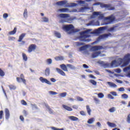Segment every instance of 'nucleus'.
Wrapping results in <instances>:
<instances>
[{
    "instance_id": "64",
    "label": "nucleus",
    "mask_w": 130,
    "mask_h": 130,
    "mask_svg": "<svg viewBox=\"0 0 130 130\" xmlns=\"http://www.w3.org/2000/svg\"><path fill=\"white\" fill-rule=\"evenodd\" d=\"M14 40H15V38L13 37H10L9 38V41H14Z\"/></svg>"
},
{
    "instance_id": "50",
    "label": "nucleus",
    "mask_w": 130,
    "mask_h": 130,
    "mask_svg": "<svg viewBox=\"0 0 130 130\" xmlns=\"http://www.w3.org/2000/svg\"><path fill=\"white\" fill-rule=\"evenodd\" d=\"M109 111H110V113H113L115 112V108L114 107H113V108H110L109 110Z\"/></svg>"
},
{
    "instance_id": "61",
    "label": "nucleus",
    "mask_w": 130,
    "mask_h": 130,
    "mask_svg": "<svg viewBox=\"0 0 130 130\" xmlns=\"http://www.w3.org/2000/svg\"><path fill=\"white\" fill-rule=\"evenodd\" d=\"M8 17H9V14H8L7 13H5V14H3V18H7Z\"/></svg>"
},
{
    "instance_id": "49",
    "label": "nucleus",
    "mask_w": 130,
    "mask_h": 130,
    "mask_svg": "<svg viewBox=\"0 0 130 130\" xmlns=\"http://www.w3.org/2000/svg\"><path fill=\"white\" fill-rule=\"evenodd\" d=\"M110 94H111L112 95L115 96H117V93H116V91H111L110 92Z\"/></svg>"
},
{
    "instance_id": "14",
    "label": "nucleus",
    "mask_w": 130,
    "mask_h": 130,
    "mask_svg": "<svg viewBox=\"0 0 130 130\" xmlns=\"http://www.w3.org/2000/svg\"><path fill=\"white\" fill-rule=\"evenodd\" d=\"M58 12L61 13H69L70 12L69 9L68 8H61L58 9Z\"/></svg>"
},
{
    "instance_id": "21",
    "label": "nucleus",
    "mask_w": 130,
    "mask_h": 130,
    "mask_svg": "<svg viewBox=\"0 0 130 130\" xmlns=\"http://www.w3.org/2000/svg\"><path fill=\"white\" fill-rule=\"evenodd\" d=\"M60 67H61V70H62L64 72H68V69H67V67H66V64H62L60 65Z\"/></svg>"
},
{
    "instance_id": "3",
    "label": "nucleus",
    "mask_w": 130,
    "mask_h": 130,
    "mask_svg": "<svg viewBox=\"0 0 130 130\" xmlns=\"http://www.w3.org/2000/svg\"><path fill=\"white\" fill-rule=\"evenodd\" d=\"M89 32H90V29H87L85 31H83L81 32V36L79 37V39H80V41L81 42H89L91 41V39H87L88 38L90 37V36L89 35H85V34H88Z\"/></svg>"
},
{
    "instance_id": "13",
    "label": "nucleus",
    "mask_w": 130,
    "mask_h": 130,
    "mask_svg": "<svg viewBox=\"0 0 130 130\" xmlns=\"http://www.w3.org/2000/svg\"><path fill=\"white\" fill-rule=\"evenodd\" d=\"M10 118V112L8 109H5V119L7 120Z\"/></svg>"
},
{
    "instance_id": "53",
    "label": "nucleus",
    "mask_w": 130,
    "mask_h": 130,
    "mask_svg": "<svg viewBox=\"0 0 130 130\" xmlns=\"http://www.w3.org/2000/svg\"><path fill=\"white\" fill-rule=\"evenodd\" d=\"M47 63L48 64H50L52 63V59H47Z\"/></svg>"
},
{
    "instance_id": "55",
    "label": "nucleus",
    "mask_w": 130,
    "mask_h": 130,
    "mask_svg": "<svg viewBox=\"0 0 130 130\" xmlns=\"http://www.w3.org/2000/svg\"><path fill=\"white\" fill-rule=\"evenodd\" d=\"M77 101H80V102L83 101V98H82L81 97H80V96H77Z\"/></svg>"
},
{
    "instance_id": "36",
    "label": "nucleus",
    "mask_w": 130,
    "mask_h": 130,
    "mask_svg": "<svg viewBox=\"0 0 130 130\" xmlns=\"http://www.w3.org/2000/svg\"><path fill=\"white\" fill-rule=\"evenodd\" d=\"M22 58L23 59V60L25 61H26L27 60V57L25 53H22Z\"/></svg>"
},
{
    "instance_id": "45",
    "label": "nucleus",
    "mask_w": 130,
    "mask_h": 130,
    "mask_svg": "<svg viewBox=\"0 0 130 130\" xmlns=\"http://www.w3.org/2000/svg\"><path fill=\"white\" fill-rule=\"evenodd\" d=\"M49 93H50L51 95H57L58 94V93L56 92V91H49Z\"/></svg>"
},
{
    "instance_id": "58",
    "label": "nucleus",
    "mask_w": 130,
    "mask_h": 130,
    "mask_svg": "<svg viewBox=\"0 0 130 130\" xmlns=\"http://www.w3.org/2000/svg\"><path fill=\"white\" fill-rule=\"evenodd\" d=\"M115 72H116L117 73L119 74L121 73V70L120 69L118 68V69L115 70Z\"/></svg>"
},
{
    "instance_id": "47",
    "label": "nucleus",
    "mask_w": 130,
    "mask_h": 130,
    "mask_svg": "<svg viewBox=\"0 0 130 130\" xmlns=\"http://www.w3.org/2000/svg\"><path fill=\"white\" fill-rule=\"evenodd\" d=\"M21 104H22L23 106H26L27 105V103L26 101L24 100L21 101Z\"/></svg>"
},
{
    "instance_id": "38",
    "label": "nucleus",
    "mask_w": 130,
    "mask_h": 130,
    "mask_svg": "<svg viewBox=\"0 0 130 130\" xmlns=\"http://www.w3.org/2000/svg\"><path fill=\"white\" fill-rule=\"evenodd\" d=\"M28 12L27 11V9H25V10H24L23 12V17L25 18H26L27 17Z\"/></svg>"
},
{
    "instance_id": "17",
    "label": "nucleus",
    "mask_w": 130,
    "mask_h": 130,
    "mask_svg": "<svg viewBox=\"0 0 130 130\" xmlns=\"http://www.w3.org/2000/svg\"><path fill=\"white\" fill-rule=\"evenodd\" d=\"M63 108L65 110L71 112L73 111V109L71 107H69L66 105H62Z\"/></svg>"
},
{
    "instance_id": "40",
    "label": "nucleus",
    "mask_w": 130,
    "mask_h": 130,
    "mask_svg": "<svg viewBox=\"0 0 130 130\" xmlns=\"http://www.w3.org/2000/svg\"><path fill=\"white\" fill-rule=\"evenodd\" d=\"M9 87L10 89L11 90H15L16 89V86L13 85H10L9 86Z\"/></svg>"
},
{
    "instance_id": "22",
    "label": "nucleus",
    "mask_w": 130,
    "mask_h": 130,
    "mask_svg": "<svg viewBox=\"0 0 130 130\" xmlns=\"http://www.w3.org/2000/svg\"><path fill=\"white\" fill-rule=\"evenodd\" d=\"M107 83L108 84L109 86H110L111 87L116 88L117 87V85H116L115 84L113 83V82H107Z\"/></svg>"
},
{
    "instance_id": "5",
    "label": "nucleus",
    "mask_w": 130,
    "mask_h": 130,
    "mask_svg": "<svg viewBox=\"0 0 130 130\" xmlns=\"http://www.w3.org/2000/svg\"><path fill=\"white\" fill-rule=\"evenodd\" d=\"M115 19V17L113 15H110V16L106 17L104 18V20H109L107 23H105V25H108L114 22Z\"/></svg>"
},
{
    "instance_id": "39",
    "label": "nucleus",
    "mask_w": 130,
    "mask_h": 130,
    "mask_svg": "<svg viewBox=\"0 0 130 130\" xmlns=\"http://www.w3.org/2000/svg\"><path fill=\"white\" fill-rule=\"evenodd\" d=\"M67 95V92H63L59 94V96L61 98H65L66 95Z\"/></svg>"
},
{
    "instance_id": "46",
    "label": "nucleus",
    "mask_w": 130,
    "mask_h": 130,
    "mask_svg": "<svg viewBox=\"0 0 130 130\" xmlns=\"http://www.w3.org/2000/svg\"><path fill=\"white\" fill-rule=\"evenodd\" d=\"M4 115V112L3 110L0 111V120L3 119V117Z\"/></svg>"
},
{
    "instance_id": "15",
    "label": "nucleus",
    "mask_w": 130,
    "mask_h": 130,
    "mask_svg": "<svg viewBox=\"0 0 130 130\" xmlns=\"http://www.w3.org/2000/svg\"><path fill=\"white\" fill-rule=\"evenodd\" d=\"M101 54V51H98L96 52H93L91 54V57L92 58H95L99 56Z\"/></svg>"
},
{
    "instance_id": "12",
    "label": "nucleus",
    "mask_w": 130,
    "mask_h": 130,
    "mask_svg": "<svg viewBox=\"0 0 130 130\" xmlns=\"http://www.w3.org/2000/svg\"><path fill=\"white\" fill-rule=\"evenodd\" d=\"M104 29H105V27H101L99 28L98 29L94 31L91 32L90 34H99L100 31H103L104 30Z\"/></svg>"
},
{
    "instance_id": "37",
    "label": "nucleus",
    "mask_w": 130,
    "mask_h": 130,
    "mask_svg": "<svg viewBox=\"0 0 130 130\" xmlns=\"http://www.w3.org/2000/svg\"><path fill=\"white\" fill-rule=\"evenodd\" d=\"M94 118H91L88 119L87 122L88 124H91L94 122Z\"/></svg>"
},
{
    "instance_id": "6",
    "label": "nucleus",
    "mask_w": 130,
    "mask_h": 130,
    "mask_svg": "<svg viewBox=\"0 0 130 130\" xmlns=\"http://www.w3.org/2000/svg\"><path fill=\"white\" fill-rule=\"evenodd\" d=\"M100 6H101V8H105L106 9L109 11H113L115 10V8L111 7V5L104 4L101 3L100 4Z\"/></svg>"
},
{
    "instance_id": "10",
    "label": "nucleus",
    "mask_w": 130,
    "mask_h": 130,
    "mask_svg": "<svg viewBox=\"0 0 130 130\" xmlns=\"http://www.w3.org/2000/svg\"><path fill=\"white\" fill-rule=\"evenodd\" d=\"M39 80L40 81H41V82H42V83H46L48 85H51V83L50 81H49L47 79H46L43 77H40Z\"/></svg>"
},
{
    "instance_id": "42",
    "label": "nucleus",
    "mask_w": 130,
    "mask_h": 130,
    "mask_svg": "<svg viewBox=\"0 0 130 130\" xmlns=\"http://www.w3.org/2000/svg\"><path fill=\"white\" fill-rule=\"evenodd\" d=\"M42 20H43V22H49V19L47 17H43Z\"/></svg>"
},
{
    "instance_id": "23",
    "label": "nucleus",
    "mask_w": 130,
    "mask_h": 130,
    "mask_svg": "<svg viewBox=\"0 0 130 130\" xmlns=\"http://www.w3.org/2000/svg\"><path fill=\"white\" fill-rule=\"evenodd\" d=\"M107 124H108L109 126L111 127L112 128H114L116 127V124L112 122H107Z\"/></svg>"
},
{
    "instance_id": "29",
    "label": "nucleus",
    "mask_w": 130,
    "mask_h": 130,
    "mask_svg": "<svg viewBox=\"0 0 130 130\" xmlns=\"http://www.w3.org/2000/svg\"><path fill=\"white\" fill-rule=\"evenodd\" d=\"M17 32V28H14V30H13V31H11L9 32V35H14V34H16V32Z\"/></svg>"
},
{
    "instance_id": "31",
    "label": "nucleus",
    "mask_w": 130,
    "mask_h": 130,
    "mask_svg": "<svg viewBox=\"0 0 130 130\" xmlns=\"http://www.w3.org/2000/svg\"><path fill=\"white\" fill-rule=\"evenodd\" d=\"M33 51V44L30 45L29 47L28 48V52L30 53Z\"/></svg>"
},
{
    "instance_id": "62",
    "label": "nucleus",
    "mask_w": 130,
    "mask_h": 130,
    "mask_svg": "<svg viewBox=\"0 0 130 130\" xmlns=\"http://www.w3.org/2000/svg\"><path fill=\"white\" fill-rule=\"evenodd\" d=\"M118 90L119 92H123L124 91V89L123 87H120Z\"/></svg>"
},
{
    "instance_id": "28",
    "label": "nucleus",
    "mask_w": 130,
    "mask_h": 130,
    "mask_svg": "<svg viewBox=\"0 0 130 130\" xmlns=\"http://www.w3.org/2000/svg\"><path fill=\"white\" fill-rule=\"evenodd\" d=\"M67 66L71 70H75L76 69V67L71 64H67Z\"/></svg>"
},
{
    "instance_id": "25",
    "label": "nucleus",
    "mask_w": 130,
    "mask_h": 130,
    "mask_svg": "<svg viewBox=\"0 0 130 130\" xmlns=\"http://www.w3.org/2000/svg\"><path fill=\"white\" fill-rule=\"evenodd\" d=\"M56 61H61L64 60V57L62 56H57L55 57Z\"/></svg>"
},
{
    "instance_id": "20",
    "label": "nucleus",
    "mask_w": 130,
    "mask_h": 130,
    "mask_svg": "<svg viewBox=\"0 0 130 130\" xmlns=\"http://www.w3.org/2000/svg\"><path fill=\"white\" fill-rule=\"evenodd\" d=\"M102 66L103 67H104V69L111 68V66H110L109 63H103Z\"/></svg>"
},
{
    "instance_id": "54",
    "label": "nucleus",
    "mask_w": 130,
    "mask_h": 130,
    "mask_svg": "<svg viewBox=\"0 0 130 130\" xmlns=\"http://www.w3.org/2000/svg\"><path fill=\"white\" fill-rule=\"evenodd\" d=\"M130 70V65L128 67L124 68V72H127L128 70Z\"/></svg>"
},
{
    "instance_id": "43",
    "label": "nucleus",
    "mask_w": 130,
    "mask_h": 130,
    "mask_svg": "<svg viewBox=\"0 0 130 130\" xmlns=\"http://www.w3.org/2000/svg\"><path fill=\"white\" fill-rule=\"evenodd\" d=\"M98 96H99V98L100 99H103L104 96V95L103 93H100L98 94Z\"/></svg>"
},
{
    "instance_id": "8",
    "label": "nucleus",
    "mask_w": 130,
    "mask_h": 130,
    "mask_svg": "<svg viewBox=\"0 0 130 130\" xmlns=\"http://www.w3.org/2000/svg\"><path fill=\"white\" fill-rule=\"evenodd\" d=\"M16 81H17V82L19 83L21 82L22 81V83L26 84V80L24 78V75L23 74L20 75V78L16 77Z\"/></svg>"
},
{
    "instance_id": "2",
    "label": "nucleus",
    "mask_w": 130,
    "mask_h": 130,
    "mask_svg": "<svg viewBox=\"0 0 130 130\" xmlns=\"http://www.w3.org/2000/svg\"><path fill=\"white\" fill-rule=\"evenodd\" d=\"M58 17L61 18L60 20V23H71L76 19L75 17H70V15L69 14H60L58 15Z\"/></svg>"
},
{
    "instance_id": "34",
    "label": "nucleus",
    "mask_w": 130,
    "mask_h": 130,
    "mask_svg": "<svg viewBox=\"0 0 130 130\" xmlns=\"http://www.w3.org/2000/svg\"><path fill=\"white\" fill-rule=\"evenodd\" d=\"M45 73L46 76H48L49 75H50V68L46 69Z\"/></svg>"
},
{
    "instance_id": "59",
    "label": "nucleus",
    "mask_w": 130,
    "mask_h": 130,
    "mask_svg": "<svg viewBox=\"0 0 130 130\" xmlns=\"http://www.w3.org/2000/svg\"><path fill=\"white\" fill-rule=\"evenodd\" d=\"M127 122L128 123H130V114H129L128 115H127Z\"/></svg>"
},
{
    "instance_id": "32",
    "label": "nucleus",
    "mask_w": 130,
    "mask_h": 130,
    "mask_svg": "<svg viewBox=\"0 0 130 130\" xmlns=\"http://www.w3.org/2000/svg\"><path fill=\"white\" fill-rule=\"evenodd\" d=\"M86 110H87V113H88V115H91V109L89 108V106H86Z\"/></svg>"
},
{
    "instance_id": "44",
    "label": "nucleus",
    "mask_w": 130,
    "mask_h": 130,
    "mask_svg": "<svg viewBox=\"0 0 130 130\" xmlns=\"http://www.w3.org/2000/svg\"><path fill=\"white\" fill-rule=\"evenodd\" d=\"M121 97L124 99H127L128 96L126 94H121Z\"/></svg>"
},
{
    "instance_id": "18",
    "label": "nucleus",
    "mask_w": 130,
    "mask_h": 130,
    "mask_svg": "<svg viewBox=\"0 0 130 130\" xmlns=\"http://www.w3.org/2000/svg\"><path fill=\"white\" fill-rule=\"evenodd\" d=\"M57 72L63 76H66V73L59 68H56Z\"/></svg>"
},
{
    "instance_id": "11",
    "label": "nucleus",
    "mask_w": 130,
    "mask_h": 130,
    "mask_svg": "<svg viewBox=\"0 0 130 130\" xmlns=\"http://www.w3.org/2000/svg\"><path fill=\"white\" fill-rule=\"evenodd\" d=\"M110 35H111L110 34H104V35H103L102 36H100L98 38L97 41H100L101 40H102L104 38H108V37H109Z\"/></svg>"
},
{
    "instance_id": "26",
    "label": "nucleus",
    "mask_w": 130,
    "mask_h": 130,
    "mask_svg": "<svg viewBox=\"0 0 130 130\" xmlns=\"http://www.w3.org/2000/svg\"><path fill=\"white\" fill-rule=\"evenodd\" d=\"M88 47V45H85V46H82L81 47H80L79 48V50L80 51H84V50H86V48Z\"/></svg>"
},
{
    "instance_id": "48",
    "label": "nucleus",
    "mask_w": 130,
    "mask_h": 130,
    "mask_svg": "<svg viewBox=\"0 0 130 130\" xmlns=\"http://www.w3.org/2000/svg\"><path fill=\"white\" fill-rule=\"evenodd\" d=\"M51 128L52 130H64L63 128H56L55 127H52Z\"/></svg>"
},
{
    "instance_id": "1",
    "label": "nucleus",
    "mask_w": 130,
    "mask_h": 130,
    "mask_svg": "<svg viewBox=\"0 0 130 130\" xmlns=\"http://www.w3.org/2000/svg\"><path fill=\"white\" fill-rule=\"evenodd\" d=\"M123 63V64H122ZM130 63V54H127L124 55V58L123 59L119 58L118 60V62L116 60L112 61L111 63H110V66H111V68H116L118 66V64L119 65H121V67H126Z\"/></svg>"
},
{
    "instance_id": "7",
    "label": "nucleus",
    "mask_w": 130,
    "mask_h": 130,
    "mask_svg": "<svg viewBox=\"0 0 130 130\" xmlns=\"http://www.w3.org/2000/svg\"><path fill=\"white\" fill-rule=\"evenodd\" d=\"M26 36V34H22L19 36V39H18V42H21V45H23L25 44V42L24 41H22L24 38Z\"/></svg>"
},
{
    "instance_id": "52",
    "label": "nucleus",
    "mask_w": 130,
    "mask_h": 130,
    "mask_svg": "<svg viewBox=\"0 0 130 130\" xmlns=\"http://www.w3.org/2000/svg\"><path fill=\"white\" fill-rule=\"evenodd\" d=\"M80 115L83 116H86V113H85V112L84 111H81L80 112Z\"/></svg>"
},
{
    "instance_id": "57",
    "label": "nucleus",
    "mask_w": 130,
    "mask_h": 130,
    "mask_svg": "<svg viewBox=\"0 0 130 130\" xmlns=\"http://www.w3.org/2000/svg\"><path fill=\"white\" fill-rule=\"evenodd\" d=\"M93 15L94 16H100V14H99V12H93Z\"/></svg>"
},
{
    "instance_id": "9",
    "label": "nucleus",
    "mask_w": 130,
    "mask_h": 130,
    "mask_svg": "<svg viewBox=\"0 0 130 130\" xmlns=\"http://www.w3.org/2000/svg\"><path fill=\"white\" fill-rule=\"evenodd\" d=\"M102 49H103V47L102 46H94L91 47L90 49L91 51H96Z\"/></svg>"
},
{
    "instance_id": "51",
    "label": "nucleus",
    "mask_w": 130,
    "mask_h": 130,
    "mask_svg": "<svg viewBox=\"0 0 130 130\" xmlns=\"http://www.w3.org/2000/svg\"><path fill=\"white\" fill-rule=\"evenodd\" d=\"M22 113H23V115L25 116H27V115H28V113L27 112V111H26V110H23Z\"/></svg>"
},
{
    "instance_id": "16",
    "label": "nucleus",
    "mask_w": 130,
    "mask_h": 130,
    "mask_svg": "<svg viewBox=\"0 0 130 130\" xmlns=\"http://www.w3.org/2000/svg\"><path fill=\"white\" fill-rule=\"evenodd\" d=\"M77 5V4H75L74 3H71L70 4H66V5H65L64 7L65 8H71V7H76Z\"/></svg>"
},
{
    "instance_id": "33",
    "label": "nucleus",
    "mask_w": 130,
    "mask_h": 130,
    "mask_svg": "<svg viewBox=\"0 0 130 130\" xmlns=\"http://www.w3.org/2000/svg\"><path fill=\"white\" fill-rule=\"evenodd\" d=\"M89 83H91V84H92V85H94V86H96L97 85V82L94 81V80H90L89 81Z\"/></svg>"
},
{
    "instance_id": "4",
    "label": "nucleus",
    "mask_w": 130,
    "mask_h": 130,
    "mask_svg": "<svg viewBox=\"0 0 130 130\" xmlns=\"http://www.w3.org/2000/svg\"><path fill=\"white\" fill-rule=\"evenodd\" d=\"M62 29L67 32L71 31V32H69V34L77 32V30L75 29V27L72 24L64 25V26L62 27Z\"/></svg>"
},
{
    "instance_id": "60",
    "label": "nucleus",
    "mask_w": 130,
    "mask_h": 130,
    "mask_svg": "<svg viewBox=\"0 0 130 130\" xmlns=\"http://www.w3.org/2000/svg\"><path fill=\"white\" fill-rule=\"evenodd\" d=\"M104 19V15L103 14H100L99 16V19Z\"/></svg>"
},
{
    "instance_id": "56",
    "label": "nucleus",
    "mask_w": 130,
    "mask_h": 130,
    "mask_svg": "<svg viewBox=\"0 0 130 130\" xmlns=\"http://www.w3.org/2000/svg\"><path fill=\"white\" fill-rule=\"evenodd\" d=\"M107 97H108V98L111 99V100H113L114 99V97H113L111 94H108V95H107Z\"/></svg>"
},
{
    "instance_id": "35",
    "label": "nucleus",
    "mask_w": 130,
    "mask_h": 130,
    "mask_svg": "<svg viewBox=\"0 0 130 130\" xmlns=\"http://www.w3.org/2000/svg\"><path fill=\"white\" fill-rule=\"evenodd\" d=\"M75 44L78 47L82 46H83L85 45V44L84 43H80V42H76Z\"/></svg>"
},
{
    "instance_id": "24",
    "label": "nucleus",
    "mask_w": 130,
    "mask_h": 130,
    "mask_svg": "<svg viewBox=\"0 0 130 130\" xmlns=\"http://www.w3.org/2000/svg\"><path fill=\"white\" fill-rule=\"evenodd\" d=\"M54 35H55V37H56L57 38H58V39H60L61 38V34L55 31L54 32Z\"/></svg>"
},
{
    "instance_id": "41",
    "label": "nucleus",
    "mask_w": 130,
    "mask_h": 130,
    "mask_svg": "<svg viewBox=\"0 0 130 130\" xmlns=\"http://www.w3.org/2000/svg\"><path fill=\"white\" fill-rule=\"evenodd\" d=\"M5 74L4 71H3L1 69H0V76L4 77L5 76Z\"/></svg>"
},
{
    "instance_id": "19",
    "label": "nucleus",
    "mask_w": 130,
    "mask_h": 130,
    "mask_svg": "<svg viewBox=\"0 0 130 130\" xmlns=\"http://www.w3.org/2000/svg\"><path fill=\"white\" fill-rule=\"evenodd\" d=\"M68 118L72 121H77L79 120V118L75 116H68Z\"/></svg>"
},
{
    "instance_id": "63",
    "label": "nucleus",
    "mask_w": 130,
    "mask_h": 130,
    "mask_svg": "<svg viewBox=\"0 0 130 130\" xmlns=\"http://www.w3.org/2000/svg\"><path fill=\"white\" fill-rule=\"evenodd\" d=\"M94 101H95L96 103H99V100L96 97H94Z\"/></svg>"
},
{
    "instance_id": "27",
    "label": "nucleus",
    "mask_w": 130,
    "mask_h": 130,
    "mask_svg": "<svg viewBox=\"0 0 130 130\" xmlns=\"http://www.w3.org/2000/svg\"><path fill=\"white\" fill-rule=\"evenodd\" d=\"M56 5L58 6H63L64 5H66V2H64V1L58 2L56 3Z\"/></svg>"
},
{
    "instance_id": "30",
    "label": "nucleus",
    "mask_w": 130,
    "mask_h": 130,
    "mask_svg": "<svg viewBox=\"0 0 130 130\" xmlns=\"http://www.w3.org/2000/svg\"><path fill=\"white\" fill-rule=\"evenodd\" d=\"M46 107H47V109H48L49 113H50V114H53V110L51 108H50L49 106H46Z\"/></svg>"
}]
</instances>
